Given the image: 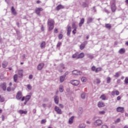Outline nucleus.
<instances>
[{
    "label": "nucleus",
    "mask_w": 128,
    "mask_h": 128,
    "mask_svg": "<svg viewBox=\"0 0 128 128\" xmlns=\"http://www.w3.org/2000/svg\"><path fill=\"white\" fill-rule=\"evenodd\" d=\"M46 119L41 120V124H46Z\"/></svg>",
    "instance_id": "nucleus-44"
},
{
    "label": "nucleus",
    "mask_w": 128,
    "mask_h": 128,
    "mask_svg": "<svg viewBox=\"0 0 128 128\" xmlns=\"http://www.w3.org/2000/svg\"><path fill=\"white\" fill-rule=\"evenodd\" d=\"M102 68L98 67L96 68V72H102Z\"/></svg>",
    "instance_id": "nucleus-40"
},
{
    "label": "nucleus",
    "mask_w": 128,
    "mask_h": 128,
    "mask_svg": "<svg viewBox=\"0 0 128 128\" xmlns=\"http://www.w3.org/2000/svg\"><path fill=\"white\" fill-rule=\"evenodd\" d=\"M54 102H55V104H58V102L60 101L58 96H54Z\"/></svg>",
    "instance_id": "nucleus-19"
},
{
    "label": "nucleus",
    "mask_w": 128,
    "mask_h": 128,
    "mask_svg": "<svg viewBox=\"0 0 128 128\" xmlns=\"http://www.w3.org/2000/svg\"><path fill=\"white\" fill-rule=\"evenodd\" d=\"M111 78L110 77L107 78V84H110V82Z\"/></svg>",
    "instance_id": "nucleus-45"
},
{
    "label": "nucleus",
    "mask_w": 128,
    "mask_h": 128,
    "mask_svg": "<svg viewBox=\"0 0 128 128\" xmlns=\"http://www.w3.org/2000/svg\"><path fill=\"white\" fill-rule=\"evenodd\" d=\"M70 32H72V27H70V26H68L67 28V36H70Z\"/></svg>",
    "instance_id": "nucleus-12"
},
{
    "label": "nucleus",
    "mask_w": 128,
    "mask_h": 128,
    "mask_svg": "<svg viewBox=\"0 0 128 128\" xmlns=\"http://www.w3.org/2000/svg\"><path fill=\"white\" fill-rule=\"evenodd\" d=\"M64 80H66V77L63 75L60 76V82H64Z\"/></svg>",
    "instance_id": "nucleus-22"
},
{
    "label": "nucleus",
    "mask_w": 128,
    "mask_h": 128,
    "mask_svg": "<svg viewBox=\"0 0 128 128\" xmlns=\"http://www.w3.org/2000/svg\"><path fill=\"white\" fill-rule=\"evenodd\" d=\"M64 8V6L62 4H59L56 7V10H62Z\"/></svg>",
    "instance_id": "nucleus-18"
},
{
    "label": "nucleus",
    "mask_w": 128,
    "mask_h": 128,
    "mask_svg": "<svg viewBox=\"0 0 128 128\" xmlns=\"http://www.w3.org/2000/svg\"><path fill=\"white\" fill-rule=\"evenodd\" d=\"M84 24V18H81V20H80V22L78 24V26L80 28H82V24Z\"/></svg>",
    "instance_id": "nucleus-14"
},
{
    "label": "nucleus",
    "mask_w": 128,
    "mask_h": 128,
    "mask_svg": "<svg viewBox=\"0 0 128 128\" xmlns=\"http://www.w3.org/2000/svg\"><path fill=\"white\" fill-rule=\"evenodd\" d=\"M44 66V63L40 64L38 66V70H42Z\"/></svg>",
    "instance_id": "nucleus-11"
},
{
    "label": "nucleus",
    "mask_w": 128,
    "mask_h": 128,
    "mask_svg": "<svg viewBox=\"0 0 128 128\" xmlns=\"http://www.w3.org/2000/svg\"><path fill=\"white\" fill-rule=\"evenodd\" d=\"M54 110L56 112H57V114H62V110H60V108L56 106Z\"/></svg>",
    "instance_id": "nucleus-8"
},
{
    "label": "nucleus",
    "mask_w": 128,
    "mask_h": 128,
    "mask_svg": "<svg viewBox=\"0 0 128 128\" xmlns=\"http://www.w3.org/2000/svg\"><path fill=\"white\" fill-rule=\"evenodd\" d=\"M78 114H82V108H79Z\"/></svg>",
    "instance_id": "nucleus-47"
},
{
    "label": "nucleus",
    "mask_w": 128,
    "mask_h": 128,
    "mask_svg": "<svg viewBox=\"0 0 128 128\" xmlns=\"http://www.w3.org/2000/svg\"><path fill=\"white\" fill-rule=\"evenodd\" d=\"M19 114H28V111H24L23 110H20L18 111Z\"/></svg>",
    "instance_id": "nucleus-26"
},
{
    "label": "nucleus",
    "mask_w": 128,
    "mask_h": 128,
    "mask_svg": "<svg viewBox=\"0 0 128 128\" xmlns=\"http://www.w3.org/2000/svg\"><path fill=\"white\" fill-rule=\"evenodd\" d=\"M54 20H52V19L48 20V26L50 32V30H54Z\"/></svg>",
    "instance_id": "nucleus-1"
},
{
    "label": "nucleus",
    "mask_w": 128,
    "mask_h": 128,
    "mask_svg": "<svg viewBox=\"0 0 128 128\" xmlns=\"http://www.w3.org/2000/svg\"><path fill=\"white\" fill-rule=\"evenodd\" d=\"M92 70L93 72H96V66H93L92 68Z\"/></svg>",
    "instance_id": "nucleus-49"
},
{
    "label": "nucleus",
    "mask_w": 128,
    "mask_h": 128,
    "mask_svg": "<svg viewBox=\"0 0 128 128\" xmlns=\"http://www.w3.org/2000/svg\"><path fill=\"white\" fill-rule=\"evenodd\" d=\"M86 128V124H79L78 128Z\"/></svg>",
    "instance_id": "nucleus-33"
},
{
    "label": "nucleus",
    "mask_w": 128,
    "mask_h": 128,
    "mask_svg": "<svg viewBox=\"0 0 128 128\" xmlns=\"http://www.w3.org/2000/svg\"><path fill=\"white\" fill-rule=\"evenodd\" d=\"M2 120L4 122V116L2 115Z\"/></svg>",
    "instance_id": "nucleus-62"
},
{
    "label": "nucleus",
    "mask_w": 128,
    "mask_h": 128,
    "mask_svg": "<svg viewBox=\"0 0 128 128\" xmlns=\"http://www.w3.org/2000/svg\"><path fill=\"white\" fill-rule=\"evenodd\" d=\"M24 70H19L18 72V78H22V72H23Z\"/></svg>",
    "instance_id": "nucleus-23"
},
{
    "label": "nucleus",
    "mask_w": 128,
    "mask_h": 128,
    "mask_svg": "<svg viewBox=\"0 0 128 128\" xmlns=\"http://www.w3.org/2000/svg\"><path fill=\"white\" fill-rule=\"evenodd\" d=\"M59 106H60V108H64V105H62V104H60Z\"/></svg>",
    "instance_id": "nucleus-63"
},
{
    "label": "nucleus",
    "mask_w": 128,
    "mask_h": 128,
    "mask_svg": "<svg viewBox=\"0 0 128 128\" xmlns=\"http://www.w3.org/2000/svg\"><path fill=\"white\" fill-rule=\"evenodd\" d=\"M68 74V72H66L64 73V75H63L65 78Z\"/></svg>",
    "instance_id": "nucleus-57"
},
{
    "label": "nucleus",
    "mask_w": 128,
    "mask_h": 128,
    "mask_svg": "<svg viewBox=\"0 0 128 128\" xmlns=\"http://www.w3.org/2000/svg\"><path fill=\"white\" fill-rule=\"evenodd\" d=\"M30 100V95L26 96L25 98L26 102H28Z\"/></svg>",
    "instance_id": "nucleus-32"
},
{
    "label": "nucleus",
    "mask_w": 128,
    "mask_h": 128,
    "mask_svg": "<svg viewBox=\"0 0 128 128\" xmlns=\"http://www.w3.org/2000/svg\"><path fill=\"white\" fill-rule=\"evenodd\" d=\"M81 98L83 100H84L86 98V93L83 92L81 94Z\"/></svg>",
    "instance_id": "nucleus-42"
},
{
    "label": "nucleus",
    "mask_w": 128,
    "mask_h": 128,
    "mask_svg": "<svg viewBox=\"0 0 128 128\" xmlns=\"http://www.w3.org/2000/svg\"><path fill=\"white\" fill-rule=\"evenodd\" d=\"M114 76L115 78H118V76H120V74H118V72H116V74Z\"/></svg>",
    "instance_id": "nucleus-54"
},
{
    "label": "nucleus",
    "mask_w": 128,
    "mask_h": 128,
    "mask_svg": "<svg viewBox=\"0 0 128 128\" xmlns=\"http://www.w3.org/2000/svg\"><path fill=\"white\" fill-rule=\"evenodd\" d=\"M92 20H94V18L89 17L88 19H87V24H90V22H92Z\"/></svg>",
    "instance_id": "nucleus-25"
},
{
    "label": "nucleus",
    "mask_w": 128,
    "mask_h": 128,
    "mask_svg": "<svg viewBox=\"0 0 128 128\" xmlns=\"http://www.w3.org/2000/svg\"><path fill=\"white\" fill-rule=\"evenodd\" d=\"M70 84H72L73 86H78L80 84V81L78 80H71L70 81Z\"/></svg>",
    "instance_id": "nucleus-3"
},
{
    "label": "nucleus",
    "mask_w": 128,
    "mask_h": 128,
    "mask_svg": "<svg viewBox=\"0 0 128 128\" xmlns=\"http://www.w3.org/2000/svg\"><path fill=\"white\" fill-rule=\"evenodd\" d=\"M102 128H108V127L106 125H102Z\"/></svg>",
    "instance_id": "nucleus-58"
},
{
    "label": "nucleus",
    "mask_w": 128,
    "mask_h": 128,
    "mask_svg": "<svg viewBox=\"0 0 128 128\" xmlns=\"http://www.w3.org/2000/svg\"><path fill=\"white\" fill-rule=\"evenodd\" d=\"M42 106L43 108H46V104H42Z\"/></svg>",
    "instance_id": "nucleus-64"
},
{
    "label": "nucleus",
    "mask_w": 128,
    "mask_h": 128,
    "mask_svg": "<svg viewBox=\"0 0 128 128\" xmlns=\"http://www.w3.org/2000/svg\"><path fill=\"white\" fill-rule=\"evenodd\" d=\"M0 102H4V97H2V96H0Z\"/></svg>",
    "instance_id": "nucleus-43"
},
{
    "label": "nucleus",
    "mask_w": 128,
    "mask_h": 128,
    "mask_svg": "<svg viewBox=\"0 0 128 128\" xmlns=\"http://www.w3.org/2000/svg\"><path fill=\"white\" fill-rule=\"evenodd\" d=\"M87 57L90 58V60H92L94 58V56L90 54H87Z\"/></svg>",
    "instance_id": "nucleus-39"
},
{
    "label": "nucleus",
    "mask_w": 128,
    "mask_h": 128,
    "mask_svg": "<svg viewBox=\"0 0 128 128\" xmlns=\"http://www.w3.org/2000/svg\"><path fill=\"white\" fill-rule=\"evenodd\" d=\"M0 86L2 88V90H4V92H6V83L3 82L0 84Z\"/></svg>",
    "instance_id": "nucleus-7"
},
{
    "label": "nucleus",
    "mask_w": 128,
    "mask_h": 128,
    "mask_svg": "<svg viewBox=\"0 0 128 128\" xmlns=\"http://www.w3.org/2000/svg\"><path fill=\"white\" fill-rule=\"evenodd\" d=\"M112 94L114 96H118L120 94V92L118 90H116L112 92Z\"/></svg>",
    "instance_id": "nucleus-15"
},
{
    "label": "nucleus",
    "mask_w": 128,
    "mask_h": 128,
    "mask_svg": "<svg viewBox=\"0 0 128 128\" xmlns=\"http://www.w3.org/2000/svg\"><path fill=\"white\" fill-rule=\"evenodd\" d=\"M88 44V41L84 42L80 46V50H82L84 48H86V46Z\"/></svg>",
    "instance_id": "nucleus-9"
},
{
    "label": "nucleus",
    "mask_w": 128,
    "mask_h": 128,
    "mask_svg": "<svg viewBox=\"0 0 128 128\" xmlns=\"http://www.w3.org/2000/svg\"><path fill=\"white\" fill-rule=\"evenodd\" d=\"M116 111L118 112H121L122 114H124V108L118 106L116 108Z\"/></svg>",
    "instance_id": "nucleus-5"
},
{
    "label": "nucleus",
    "mask_w": 128,
    "mask_h": 128,
    "mask_svg": "<svg viewBox=\"0 0 128 128\" xmlns=\"http://www.w3.org/2000/svg\"><path fill=\"white\" fill-rule=\"evenodd\" d=\"M81 81L82 82H86V77H82L81 78Z\"/></svg>",
    "instance_id": "nucleus-41"
},
{
    "label": "nucleus",
    "mask_w": 128,
    "mask_h": 128,
    "mask_svg": "<svg viewBox=\"0 0 128 128\" xmlns=\"http://www.w3.org/2000/svg\"><path fill=\"white\" fill-rule=\"evenodd\" d=\"M43 10L44 9H42V8H36L35 12L36 14H38V16H40V12H42Z\"/></svg>",
    "instance_id": "nucleus-4"
},
{
    "label": "nucleus",
    "mask_w": 128,
    "mask_h": 128,
    "mask_svg": "<svg viewBox=\"0 0 128 128\" xmlns=\"http://www.w3.org/2000/svg\"><path fill=\"white\" fill-rule=\"evenodd\" d=\"M72 26L73 28H76V24L74 23H73L72 24Z\"/></svg>",
    "instance_id": "nucleus-55"
},
{
    "label": "nucleus",
    "mask_w": 128,
    "mask_h": 128,
    "mask_svg": "<svg viewBox=\"0 0 128 128\" xmlns=\"http://www.w3.org/2000/svg\"><path fill=\"white\" fill-rule=\"evenodd\" d=\"M124 82L126 84H128V77L125 78Z\"/></svg>",
    "instance_id": "nucleus-53"
},
{
    "label": "nucleus",
    "mask_w": 128,
    "mask_h": 128,
    "mask_svg": "<svg viewBox=\"0 0 128 128\" xmlns=\"http://www.w3.org/2000/svg\"><path fill=\"white\" fill-rule=\"evenodd\" d=\"M96 80H94V84H100V78H97L96 79Z\"/></svg>",
    "instance_id": "nucleus-28"
},
{
    "label": "nucleus",
    "mask_w": 128,
    "mask_h": 128,
    "mask_svg": "<svg viewBox=\"0 0 128 128\" xmlns=\"http://www.w3.org/2000/svg\"><path fill=\"white\" fill-rule=\"evenodd\" d=\"M62 46V42H58L56 45V48H60Z\"/></svg>",
    "instance_id": "nucleus-50"
},
{
    "label": "nucleus",
    "mask_w": 128,
    "mask_h": 128,
    "mask_svg": "<svg viewBox=\"0 0 128 128\" xmlns=\"http://www.w3.org/2000/svg\"><path fill=\"white\" fill-rule=\"evenodd\" d=\"M121 98H122V97H120V96H118L117 97V100H120Z\"/></svg>",
    "instance_id": "nucleus-60"
},
{
    "label": "nucleus",
    "mask_w": 128,
    "mask_h": 128,
    "mask_svg": "<svg viewBox=\"0 0 128 128\" xmlns=\"http://www.w3.org/2000/svg\"><path fill=\"white\" fill-rule=\"evenodd\" d=\"M27 88H28V90H32V86H30V84H28L27 85Z\"/></svg>",
    "instance_id": "nucleus-48"
},
{
    "label": "nucleus",
    "mask_w": 128,
    "mask_h": 128,
    "mask_svg": "<svg viewBox=\"0 0 128 128\" xmlns=\"http://www.w3.org/2000/svg\"><path fill=\"white\" fill-rule=\"evenodd\" d=\"M54 32H55V34H58V28H56L54 29Z\"/></svg>",
    "instance_id": "nucleus-61"
},
{
    "label": "nucleus",
    "mask_w": 128,
    "mask_h": 128,
    "mask_svg": "<svg viewBox=\"0 0 128 128\" xmlns=\"http://www.w3.org/2000/svg\"><path fill=\"white\" fill-rule=\"evenodd\" d=\"M59 90L60 92H64V86L62 85H60V86Z\"/></svg>",
    "instance_id": "nucleus-37"
},
{
    "label": "nucleus",
    "mask_w": 128,
    "mask_h": 128,
    "mask_svg": "<svg viewBox=\"0 0 128 128\" xmlns=\"http://www.w3.org/2000/svg\"><path fill=\"white\" fill-rule=\"evenodd\" d=\"M72 74L74 76H80L82 72H80L78 71L77 70H74L72 72Z\"/></svg>",
    "instance_id": "nucleus-10"
},
{
    "label": "nucleus",
    "mask_w": 128,
    "mask_h": 128,
    "mask_svg": "<svg viewBox=\"0 0 128 128\" xmlns=\"http://www.w3.org/2000/svg\"><path fill=\"white\" fill-rule=\"evenodd\" d=\"M72 58H76V60H78V52L75 53L72 56Z\"/></svg>",
    "instance_id": "nucleus-24"
},
{
    "label": "nucleus",
    "mask_w": 128,
    "mask_h": 128,
    "mask_svg": "<svg viewBox=\"0 0 128 128\" xmlns=\"http://www.w3.org/2000/svg\"><path fill=\"white\" fill-rule=\"evenodd\" d=\"M7 66H8V62H3V63H2V66H3V68H6Z\"/></svg>",
    "instance_id": "nucleus-38"
},
{
    "label": "nucleus",
    "mask_w": 128,
    "mask_h": 128,
    "mask_svg": "<svg viewBox=\"0 0 128 128\" xmlns=\"http://www.w3.org/2000/svg\"><path fill=\"white\" fill-rule=\"evenodd\" d=\"M14 88H10V87L8 86L6 90L7 92H12V90H14Z\"/></svg>",
    "instance_id": "nucleus-35"
},
{
    "label": "nucleus",
    "mask_w": 128,
    "mask_h": 128,
    "mask_svg": "<svg viewBox=\"0 0 128 128\" xmlns=\"http://www.w3.org/2000/svg\"><path fill=\"white\" fill-rule=\"evenodd\" d=\"M62 34H60L58 35V38L59 40H62Z\"/></svg>",
    "instance_id": "nucleus-52"
},
{
    "label": "nucleus",
    "mask_w": 128,
    "mask_h": 128,
    "mask_svg": "<svg viewBox=\"0 0 128 128\" xmlns=\"http://www.w3.org/2000/svg\"><path fill=\"white\" fill-rule=\"evenodd\" d=\"M84 56V52H82L80 54H78V58H82Z\"/></svg>",
    "instance_id": "nucleus-30"
},
{
    "label": "nucleus",
    "mask_w": 128,
    "mask_h": 128,
    "mask_svg": "<svg viewBox=\"0 0 128 128\" xmlns=\"http://www.w3.org/2000/svg\"><path fill=\"white\" fill-rule=\"evenodd\" d=\"M111 10L113 12H116V4H114V3H113L112 4Z\"/></svg>",
    "instance_id": "nucleus-16"
},
{
    "label": "nucleus",
    "mask_w": 128,
    "mask_h": 128,
    "mask_svg": "<svg viewBox=\"0 0 128 128\" xmlns=\"http://www.w3.org/2000/svg\"><path fill=\"white\" fill-rule=\"evenodd\" d=\"M46 48V42L43 41L40 44V48Z\"/></svg>",
    "instance_id": "nucleus-27"
},
{
    "label": "nucleus",
    "mask_w": 128,
    "mask_h": 128,
    "mask_svg": "<svg viewBox=\"0 0 128 128\" xmlns=\"http://www.w3.org/2000/svg\"><path fill=\"white\" fill-rule=\"evenodd\" d=\"M106 114V112H104V110H102V111L99 112L100 114Z\"/></svg>",
    "instance_id": "nucleus-46"
},
{
    "label": "nucleus",
    "mask_w": 128,
    "mask_h": 128,
    "mask_svg": "<svg viewBox=\"0 0 128 128\" xmlns=\"http://www.w3.org/2000/svg\"><path fill=\"white\" fill-rule=\"evenodd\" d=\"M102 124V120L100 119L97 120L94 122V125L95 126H100Z\"/></svg>",
    "instance_id": "nucleus-2"
},
{
    "label": "nucleus",
    "mask_w": 128,
    "mask_h": 128,
    "mask_svg": "<svg viewBox=\"0 0 128 128\" xmlns=\"http://www.w3.org/2000/svg\"><path fill=\"white\" fill-rule=\"evenodd\" d=\"M76 28H75L74 30L72 31V33L74 34H76Z\"/></svg>",
    "instance_id": "nucleus-59"
},
{
    "label": "nucleus",
    "mask_w": 128,
    "mask_h": 128,
    "mask_svg": "<svg viewBox=\"0 0 128 128\" xmlns=\"http://www.w3.org/2000/svg\"><path fill=\"white\" fill-rule=\"evenodd\" d=\"M74 118V116H71L70 118H69L68 124H73Z\"/></svg>",
    "instance_id": "nucleus-20"
},
{
    "label": "nucleus",
    "mask_w": 128,
    "mask_h": 128,
    "mask_svg": "<svg viewBox=\"0 0 128 128\" xmlns=\"http://www.w3.org/2000/svg\"><path fill=\"white\" fill-rule=\"evenodd\" d=\"M100 98H101L102 100H106V97L104 94H102L100 96Z\"/></svg>",
    "instance_id": "nucleus-34"
},
{
    "label": "nucleus",
    "mask_w": 128,
    "mask_h": 128,
    "mask_svg": "<svg viewBox=\"0 0 128 128\" xmlns=\"http://www.w3.org/2000/svg\"><path fill=\"white\" fill-rule=\"evenodd\" d=\"M105 28H108V30H110L112 28V25L110 24H105Z\"/></svg>",
    "instance_id": "nucleus-29"
},
{
    "label": "nucleus",
    "mask_w": 128,
    "mask_h": 128,
    "mask_svg": "<svg viewBox=\"0 0 128 128\" xmlns=\"http://www.w3.org/2000/svg\"><path fill=\"white\" fill-rule=\"evenodd\" d=\"M98 108H102L104 106V103L102 102H98Z\"/></svg>",
    "instance_id": "nucleus-21"
},
{
    "label": "nucleus",
    "mask_w": 128,
    "mask_h": 128,
    "mask_svg": "<svg viewBox=\"0 0 128 128\" xmlns=\"http://www.w3.org/2000/svg\"><path fill=\"white\" fill-rule=\"evenodd\" d=\"M126 52V50L124 48H121L119 50V54H124Z\"/></svg>",
    "instance_id": "nucleus-31"
},
{
    "label": "nucleus",
    "mask_w": 128,
    "mask_h": 128,
    "mask_svg": "<svg viewBox=\"0 0 128 128\" xmlns=\"http://www.w3.org/2000/svg\"><path fill=\"white\" fill-rule=\"evenodd\" d=\"M22 92H18L16 95V98L18 100H20L22 98Z\"/></svg>",
    "instance_id": "nucleus-6"
},
{
    "label": "nucleus",
    "mask_w": 128,
    "mask_h": 128,
    "mask_svg": "<svg viewBox=\"0 0 128 128\" xmlns=\"http://www.w3.org/2000/svg\"><path fill=\"white\" fill-rule=\"evenodd\" d=\"M11 12H12V14H14V16H16V14H17L16 11V9H14V6H12Z\"/></svg>",
    "instance_id": "nucleus-17"
},
{
    "label": "nucleus",
    "mask_w": 128,
    "mask_h": 128,
    "mask_svg": "<svg viewBox=\"0 0 128 128\" xmlns=\"http://www.w3.org/2000/svg\"><path fill=\"white\" fill-rule=\"evenodd\" d=\"M63 70H64V64H60L59 66L58 71L60 72H62Z\"/></svg>",
    "instance_id": "nucleus-13"
},
{
    "label": "nucleus",
    "mask_w": 128,
    "mask_h": 128,
    "mask_svg": "<svg viewBox=\"0 0 128 128\" xmlns=\"http://www.w3.org/2000/svg\"><path fill=\"white\" fill-rule=\"evenodd\" d=\"M14 80L15 82H16V81L18 80V75L16 74L14 75Z\"/></svg>",
    "instance_id": "nucleus-36"
},
{
    "label": "nucleus",
    "mask_w": 128,
    "mask_h": 128,
    "mask_svg": "<svg viewBox=\"0 0 128 128\" xmlns=\"http://www.w3.org/2000/svg\"><path fill=\"white\" fill-rule=\"evenodd\" d=\"M120 122V118H118L116 119V120H115V123L118 124V123Z\"/></svg>",
    "instance_id": "nucleus-51"
},
{
    "label": "nucleus",
    "mask_w": 128,
    "mask_h": 128,
    "mask_svg": "<svg viewBox=\"0 0 128 128\" xmlns=\"http://www.w3.org/2000/svg\"><path fill=\"white\" fill-rule=\"evenodd\" d=\"M32 78H33L32 74H30L28 78L29 80H32Z\"/></svg>",
    "instance_id": "nucleus-56"
}]
</instances>
